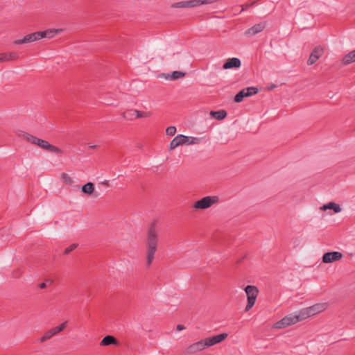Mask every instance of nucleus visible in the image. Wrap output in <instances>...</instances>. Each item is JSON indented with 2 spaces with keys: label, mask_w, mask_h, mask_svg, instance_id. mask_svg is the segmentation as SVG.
<instances>
[{
  "label": "nucleus",
  "mask_w": 355,
  "mask_h": 355,
  "mask_svg": "<svg viewBox=\"0 0 355 355\" xmlns=\"http://www.w3.org/2000/svg\"><path fill=\"white\" fill-rule=\"evenodd\" d=\"M157 220L151 222L148 227L146 248V266L149 267L155 258L158 244V234L156 231Z\"/></svg>",
  "instance_id": "1"
},
{
  "label": "nucleus",
  "mask_w": 355,
  "mask_h": 355,
  "mask_svg": "<svg viewBox=\"0 0 355 355\" xmlns=\"http://www.w3.org/2000/svg\"><path fill=\"white\" fill-rule=\"evenodd\" d=\"M21 136L23 139L27 141L28 142H30L33 145H36L47 152L55 153L60 155H62L64 153V151L60 148L49 144L47 141L44 139L38 138L28 132H22Z\"/></svg>",
  "instance_id": "2"
},
{
  "label": "nucleus",
  "mask_w": 355,
  "mask_h": 355,
  "mask_svg": "<svg viewBox=\"0 0 355 355\" xmlns=\"http://www.w3.org/2000/svg\"><path fill=\"white\" fill-rule=\"evenodd\" d=\"M200 139L193 137H188L183 135H178L170 143L169 150H173L180 145H190L199 144Z\"/></svg>",
  "instance_id": "3"
},
{
  "label": "nucleus",
  "mask_w": 355,
  "mask_h": 355,
  "mask_svg": "<svg viewBox=\"0 0 355 355\" xmlns=\"http://www.w3.org/2000/svg\"><path fill=\"white\" fill-rule=\"evenodd\" d=\"M219 201V198L217 196H208L202 198L201 199L196 201L192 205V208L196 210L206 209L211 207L214 204Z\"/></svg>",
  "instance_id": "4"
},
{
  "label": "nucleus",
  "mask_w": 355,
  "mask_h": 355,
  "mask_svg": "<svg viewBox=\"0 0 355 355\" xmlns=\"http://www.w3.org/2000/svg\"><path fill=\"white\" fill-rule=\"evenodd\" d=\"M247 295L248 303L245 309V311H250L254 305L259 293V289L257 286L248 285L244 288Z\"/></svg>",
  "instance_id": "5"
},
{
  "label": "nucleus",
  "mask_w": 355,
  "mask_h": 355,
  "mask_svg": "<svg viewBox=\"0 0 355 355\" xmlns=\"http://www.w3.org/2000/svg\"><path fill=\"white\" fill-rule=\"evenodd\" d=\"M218 0H190L184 1H179L172 4V8H193L203 4L212 3Z\"/></svg>",
  "instance_id": "6"
},
{
  "label": "nucleus",
  "mask_w": 355,
  "mask_h": 355,
  "mask_svg": "<svg viewBox=\"0 0 355 355\" xmlns=\"http://www.w3.org/2000/svg\"><path fill=\"white\" fill-rule=\"evenodd\" d=\"M275 8V6L271 0H264L263 5L259 6L257 10V13L259 15L267 16L271 14Z\"/></svg>",
  "instance_id": "7"
},
{
  "label": "nucleus",
  "mask_w": 355,
  "mask_h": 355,
  "mask_svg": "<svg viewBox=\"0 0 355 355\" xmlns=\"http://www.w3.org/2000/svg\"><path fill=\"white\" fill-rule=\"evenodd\" d=\"M343 257V254L338 251H331L325 252L322 257L324 263H330L340 260Z\"/></svg>",
  "instance_id": "8"
},
{
  "label": "nucleus",
  "mask_w": 355,
  "mask_h": 355,
  "mask_svg": "<svg viewBox=\"0 0 355 355\" xmlns=\"http://www.w3.org/2000/svg\"><path fill=\"white\" fill-rule=\"evenodd\" d=\"M298 322L295 314H290L283 318L275 324V328H284Z\"/></svg>",
  "instance_id": "9"
},
{
  "label": "nucleus",
  "mask_w": 355,
  "mask_h": 355,
  "mask_svg": "<svg viewBox=\"0 0 355 355\" xmlns=\"http://www.w3.org/2000/svg\"><path fill=\"white\" fill-rule=\"evenodd\" d=\"M228 336V334L222 333L218 335L213 336L211 337H209L205 338V345L207 347L214 346L215 345L219 344L225 340Z\"/></svg>",
  "instance_id": "10"
},
{
  "label": "nucleus",
  "mask_w": 355,
  "mask_h": 355,
  "mask_svg": "<svg viewBox=\"0 0 355 355\" xmlns=\"http://www.w3.org/2000/svg\"><path fill=\"white\" fill-rule=\"evenodd\" d=\"M324 49L320 46L315 47L307 60L308 65H312L322 55Z\"/></svg>",
  "instance_id": "11"
},
{
  "label": "nucleus",
  "mask_w": 355,
  "mask_h": 355,
  "mask_svg": "<svg viewBox=\"0 0 355 355\" xmlns=\"http://www.w3.org/2000/svg\"><path fill=\"white\" fill-rule=\"evenodd\" d=\"M207 346L205 345V340H200V341H198L196 343H193L192 345H189L187 349L186 352L187 354H193L197 352H200L205 349Z\"/></svg>",
  "instance_id": "12"
},
{
  "label": "nucleus",
  "mask_w": 355,
  "mask_h": 355,
  "mask_svg": "<svg viewBox=\"0 0 355 355\" xmlns=\"http://www.w3.org/2000/svg\"><path fill=\"white\" fill-rule=\"evenodd\" d=\"M266 22H261L254 25L253 26L247 29L245 32V35L247 36H252L262 31L266 28Z\"/></svg>",
  "instance_id": "13"
},
{
  "label": "nucleus",
  "mask_w": 355,
  "mask_h": 355,
  "mask_svg": "<svg viewBox=\"0 0 355 355\" xmlns=\"http://www.w3.org/2000/svg\"><path fill=\"white\" fill-rule=\"evenodd\" d=\"M241 60L237 58H232L227 59L223 65V69H238L241 67Z\"/></svg>",
  "instance_id": "14"
},
{
  "label": "nucleus",
  "mask_w": 355,
  "mask_h": 355,
  "mask_svg": "<svg viewBox=\"0 0 355 355\" xmlns=\"http://www.w3.org/2000/svg\"><path fill=\"white\" fill-rule=\"evenodd\" d=\"M101 346L120 345V342L112 335L105 336L100 343Z\"/></svg>",
  "instance_id": "15"
},
{
  "label": "nucleus",
  "mask_w": 355,
  "mask_h": 355,
  "mask_svg": "<svg viewBox=\"0 0 355 355\" xmlns=\"http://www.w3.org/2000/svg\"><path fill=\"white\" fill-rule=\"evenodd\" d=\"M95 185L93 182H89L81 187V191L87 196L98 197V194L94 193Z\"/></svg>",
  "instance_id": "16"
},
{
  "label": "nucleus",
  "mask_w": 355,
  "mask_h": 355,
  "mask_svg": "<svg viewBox=\"0 0 355 355\" xmlns=\"http://www.w3.org/2000/svg\"><path fill=\"white\" fill-rule=\"evenodd\" d=\"M322 211H326L327 209L333 210L334 213H339L341 211L342 208L339 204L334 202H329L327 204H324L320 208Z\"/></svg>",
  "instance_id": "17"
},
{
  "label": "nucleus",
  "mask_w": 355,
  "mask_h": 355,
  "mask_svg": "<svg viewBox=\"0 0 355 355\" xmlns=\"http://www.w3.org/2000/svg\"><path fill=\"white\" fill-rule=\"evenodd\" d=\"M311 316L323 311L325 309V304H315L308 307Z\"/></svg>",
  "instance_id": "18"
},
{
  "label": "nucleus",
  "mask_w": 355,
  "mask_h": 355,
  "mask_svg": "<svg viewBox=\"0 0 355 355\" xmlns=\"http://www.w3.org/2000/svg\"><path fill=\"white\" fill-rule=\"evenodd\" d=\"M162 76H164L166 79L170 78L171 80H175L184 78L186 76V73L180 71H174L171 74L166 75L162 73Z\"/></svg>",
  "instance_id": "19"
},
{
  "label": "nucleus",
  "mask_w": 355,
  "mask_h": 355,
  "mask_svg": "<svg viewBox=\"0 0 355 355\" xmlns=\"http://www.w3.org/2000/svg\"><path fill=\"white\" fill-rule=\"evenodd\" d=\"M355 62V49L346 54L342 60V63L344 65L349 64Z\"/></svg>",
  "instance_id": "20"
},
{
  "label": "nucleus",
  "mask_w": 355,
  "mask_h": 355,
  "mask_svg": "<svg viewBox=\"0 0 355 355\" xmlns=\"http://www.w3.org/2000/svg\"><path fill=\"white\" fill-rule=\"evenodd\" d=\"M210 115L214 119L221 121L227 116V113L225 110H220L217 111L211 110L210 112Z\"/></svg>",
  "instance_id": "21"
},
{
  "label": "nucleus",
  "mask_w": 355,
  "mask_h": 355,
  "mask_svg": "<svg viewBox=\"0 0 355 355\" xmlns=\"http://www.w3.org/2000/svg\"><path fill=\"white\" fill-rule=\"evenodd\" d=\"M295 316L298 322L311 317L308 307L301 309Z\"/></svg>",
  "instance_id": "22"
},
{
  "label": "nucleus",
  "mask_w": 355,
  "mask_h": 355,
  "mask_svg": "<svg viewBox=\"0 0 355 355\" xmlns=\"http://www.w3.org/2000/svg\"><path fill=\"white\" fill-rule=\"evenodd\" d=\"M35 42L32 33L26 35L22 39L16 40L13 42L14 44L19 45Z\"/></svg>",
  "instance_id": "23"
},
{
  "label": "nucleus",
  "mask_w": 355,
  "mask_h": 355,
  "mask_svg": "<svg viewBox=\"0 0 355 355\" xmlns=\"http://www.w3.org/2000/svg\"><path fill=\"white\" fill-rule=\"evenodd\" d=\"M136 110H128L123 113V117L127 120L132 121L135 119Z\"/></svg>",
  "instance_id": "24"
},
{
  "label": "nucleus",
  "mask_w": 355,
  "mask_h": 355,
  "mask_svg": "<svg viewBox=\"0 0 355 355\" xmlns=\"http://www.w3.org/2000/svg\"><path fill=\"white\" fill-rule=\"evenodd\" d=\"M247 97L244 89L240 90L234 97L235 103H241L243 101L244 98Z\"/></svg>",
  "instance_id": "25"
},
{
  "label": "nucleus",
  "mask_w": 355,
  "mask_h": 355,
  "mask_svg": "<svg viewBox=\"0 0 355 355\" xmlns=\"http://www.w3.org/2000/svg\"><path fill=\"white\" fill-rule=\"evenodd\" d=\"M244 90L247 97L257 94L259 92V89L256 87H248L244 88Z\"/></svg>",
  "instance_id": "26"
},
{
  "label": "nucleus",
  "mask_w": 355,
  "mask_h": 355,
  "mask_svg": "<svg viewBox=\"0 0 355 355\" xmlns=\"http://www.w3.org/2000/svg\"><path fill=\"white\" fill-rule=\"evenodd\" d=\"M67 321H65L64 322H62V324H60V325L54 327V328H52L51 330L53 333L54 335L62 331L67 327Z\"/></svg>",
  "instance_id": "27"
},
{
  "label": "nucleus",
  "mask_w": 355,
  "mask_h": 355,
  "mask_svg": "<svg viewBox=\"0 0 355 355\" xmlns=\"http://www.w3.org/2000/svg\"><path fill=\"white\" fill-rule=\"evenodd\" d=\"M67 321H65L64 322H62V324H60V325L54 327V328H52L51 330L53 333L54 335L62 331L67 327Z\"/></svg>",
  "instance_id": "28"
},
{
  "label": "nucleus",
  "mask_w": 355,
  "mask_h": 355,
  "mask_svg": "<svg viewBox=\"0 0 355 355\" xmlns=\"http://www.w3.org/2000/svg\"><path fill=\"white\" fill-rule=\"evenodd\" d=\"M53 336H54V334H53L52 330L50 329V330L47 331L46 332H45L44 336L40 338V342L44 343L45 341H46L47 340L50 339Z\"/></svg>",
  "instance_id": "29"
},
{
  "label": "nucleus",
  "mask_w": 355,
  "mask_h": 355,
  "mask_svg": "<svg viewBox=\"0 0 355 355\" xmlns=\"http://www.w3.org/2000/svg\"><path fill=\"white\" fill-rule=\"evenodd\" d=\"M60 30L59 29H46L45 30L46 38H52L58 33Z\"/></svg>",
  "instance_id": "30"
},
{
  "label": "nucleus",
  "mask_w": 355,
  "mask_h": 355,
  "mask_svg": "<svg viewBox=\"0 0 355 355\" xmlns=\"http://www.w3.org/2000/svg\"><path fill=\"white\" fill-rule=\"evenodd\" d=\"M151 115V112H144L136 110L135 112V119L142 118V117H148Z\"/></svg>",
  "instance_id": "31"
},
{
  "label": "nucleus",
  "mask_w": 355,
  "mask_h": 355,
  "mask_svg": "<svg viewBox=\"0 0 355 355\" xmlns=\"http://www.w3.org/2000/svg\"><path fill=\"white\" fill-rule=\"evenodd\" d=\"M78 245L77 243H73V244L70 245L69 247H67V248L64 249L63 254L64 255H67V254H70L72 251H73L78 247Z\"/></svg>",
  "instance_id": "32"
},
{
  "label": "nucleus",
  "mask_w": 355,
  "mask_h": 355,
  "mask_svg": "<svg viewBox=\"0 0 355 355\" xmlns=\"http://www.w3.org/2000/svg\"><path fill=\"white\" fill-rule=\"evenodd\" d=\"M176 133V128L173 125L168 126L166 130V134L168 136H173Z\"/></svg>",
  "instance_id": "33"
},
{
  "label": "nucleus",
  "mask_w": 355,
  "mask_h": 355,
  "mask_svg": "<svg viewBox=\"0 0 355 355\" xmlns=\"http://www.w3.org/2000/svg\"><path fill=\"white\" fill-rule=\"evenodd\" d=\"M62 178L63 179L64 182H66L69 184H71L73 182V180L71 178V177H69L67 173H63L62 174Z\"/></svg>",
  "instance_id": "34"
},
{
  "label": "nucleus",
  "mask_w": 355,
  "mask_h": 355,
  "mask_svg": "<svg viewBox=\"0 0 355 355\" xmlns=\"http://www.w3.org/2000/svg\"><path fill=\"white\" fill-rule=\"evenodd\" d=\"M8 61L10 60H15L16 59H17L19 58V55L16 52H10V53H8Z\"/></svg>",
  "instance_id": "35"
},
{
  "label": "nucleus",
  "mask_w": 355,
  "mask_h": 355,
  "mask_svg": "<svg viewBox=\"0 0 355 355\" xmlns=\"http://www.w3.org/2000/svg\"><path fill=\"white\" fill-rule=\"evenodd\" d=\"M8 53H0V62H7L8 61Z\"/></svg>",
  "instance_id": "36"
},
{
  "label": "nucleus",
  "mask_w": 355,
  "mask_h": 355,
  "mask_svg": "<svg viewBox=\"0 0 355 355\" xmlns=\"http://www.w3.org/2000/svg\"><path fill=\"white\" fill-rule=\"evenodd\" d=\"M33 39L35 41H37L40 40V31H37L32 33Z\"/></svg>",
  "instance_id": "37"
},
{
  "label": "nucleus",
  "mask_w": 355,
  "mask_h": 355,
  "mask_svg": "<svg viewBox=\"0 0 355 355\" xmlns=\"http://www.w3.org/2000/svg\"><path fill=\"white\" fill-rule=\"evenodd\" d=\"M183 329H185V327L183 324H178L176 327V330L180 331Z\"/></svg>",
  "instance_id": "38"
},
{
  "label": "nucleus",
  "mask_w": 355,
  "mask_h": 355,
  "mask_svg": "<svg viewBox=\"0 0 355 355\" xmlns=\"http://www.w3.org/2000/svg\"><path fill=\"white\" fill-rule=\"evenodd\" d=\"M39 288L41 289L46 288V282H42L38 285Z\"/></svg>",
  "instance_id": "39"
},
{
  "label": "nucleus",
  "mask_w": 355,
  "mask_h": 355,
  "mask_svg": "<svg viewBox=\"0 0 355 355\" xmlns=\"http://www.w3.org/2000/svg\"><path fill=\"white\" fill-rule=\"evenodd\" d=\"M276 87H277L276 85L271 84L270 86L267 87V90L270 91V90H272L273 89L276 88Z\"/></svg>",
  "instance_id": "40"
},
{
  "label": "nucleus",
  "mask_w": 355,
  "mask_h": 355,
  "mask_svg": "<svg viewBox=\"0 0 355 355\" xmlns=\"http://www.w3.org/2000/svg\"><path fill=\"white\" fill-rule=\"evenodd\" d=\"M40 40L42 38H46L45 31H40Z\"/></svg>",
  "instance_id": "41"
},
{
  "label": "nucleus",
  "mask_w": 355,
  "mask_h": 355,
  "mask_svg": "<svg viewBox=\"0 0 355 355\" xmlns=\"http://www.w3.org/2000/svg\"><path fill=\"white\" fill-rule=\"evenodd\" d=\"M101 184H103V185H105V186H107V187H109V185H110V184H109V182H108V181H107V180H105V181H104V182H103Z\"/></svg>",
  "instance_id": "42"
},
{
  "label": "nucleus",
  "mask_w": 355,
  "mask_h": 355,
  "mask_svg": "<svg viewBox=\"0 0 355 355\" xmlns=\"http://www.w3.org/2000/svg\"><path fill=\"white\" fill-rule=\"evenodd\" d=\"M245 257V256H244V257H243V258H241V259H238V260L236 261V264H239V263H241L242 262L243 259Z\"/></svg>",
  "instance_id": "43"
},
{
  "label": "nucleus",
  "mask_w": 355,
  "mask_h": 355,
  "mask_svg": "<svg viewBox=\"0 0 355 355\" xmlns=\"http://www.w3.org/2000/svg\"><path fill=\"white\" fill-rule=\"evenodd\" d=\"M90 148H96L97 147L96 145H93V146H89Z\"/></svg>",
  "instance_id": "44"
}]
</instances>
